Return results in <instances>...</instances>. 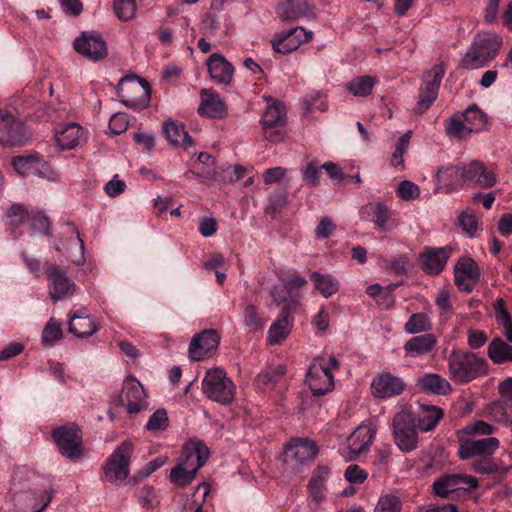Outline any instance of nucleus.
I'll return each mask as SVG.
<instances>
[{"instance_id": "obj_1", "label": "nucleus", "mask_w": 512, "mask_h": 512, "mask_svg": "<svg viewBox=\"0 0 512 512\" xmlns=\"http://www.w3.org/2000/svg\"><path fill=\"white\" fill-rule=\"evenodd\" d=\"M210 451L198 440H191L182 447L178 463L170 472V481L177 487L188 486L196 477L198 470L206 463Z\"/></svg>"}, {"instance_id": "obj_2", "label": "nucleus", "mask_w": 512, "mask_h": 512, "mask_svg": "<svg viewBox=\"0 0 512 512\" xmlns=\"http://www.w3.org/2000/svg\"><path fill=\"white\" fill-rule=\"evenodd\" d=\"M449 377L456 383L467 384L488 373L487 361L476 353L453 349L447 358Z\"/></svg>"}, {"instance_id": "obj_3", "label": "nucleus", "mask_w": 512, "mask_h": 512, "mask_svg": "<svg viewBox=\"0 0 512 512\" xmlns=\"http://www.w3.org/2000/svg\"><path fill=\"white\" fill-rule=\"evenodd\" d=\"M502 43L501 37L496 33H478L461 59L460 66L467 70L485 67L496 57Z\"/></svg>"}, {"instance_id": "obj_4", "label": "nucleus", "mask_w": 512, "mask_h": 512, "mask_svg": "<svg viewBox=\"0 0 512 512\" xmlns=\"http://www.w3.org/2000/svg\"><path fill=\"white\" fill-rule=\"evenodd\" d=\"M263 98L268 103L272 101L271 104L267 105L260 120L264 137L272 143L281 142L286 136V106L282 101L273 100L271 96H264Z\"/></svg>"}, {"instance_id": "obj_5", "label": "nucleus", "mask_w": 512, "mask_h": 512, "mask_svg": "<svg viewBox=\"0 0 512 512\" xmlns=\"http://www.w3.org/2000/svg\"><path fill=\"white\" fill-rule=\"evenodd\" d=\"M235 390L233 381L220 368L208 370L202 380L204 395L223 405H228L234 400Z\"/></svg>"}, {"instance_id": "obj_6", "label": "nucleus", "mask_w": 512, "mask_h": 512, "mask_svg": "<svg viewBox=\"0 0 512 512\" xmlns=\"http://www.w3.org/2000/svg\"><path fill=\"white\" fill-rule=\"evenodd\" d=\"M133 451L134 445L130 440L123 441L115 448L103 467L106 481L121 484L128 478Z\"/></svg>"}, {"instance_id": "obj_7", "label": "nucleus", "mask_w": 512, "mask_h": 512, "mask_svg": "<svg viewBox=\"0 0 512 512\" xmlns=\"http://www.w3.org/2000/svg\"><path fill=\"white\" fill-rule=\"evenodd\" d=\"M396 445L403 452H411L418 444L417 425L413 415L407 411L397 413L392 420Z\"/></svg>"}, {"instance_id": "obj_8", "label": "nucleus", "mask_w": 512, "mask_h": 512, "mask_svg": "<svg viewBox=\"0 0 512 512\" xmlns=\"http://www.w3.org/2000/svg\"><path fill=\"white\" fill-rule=\"evenodd\" d=\"M445 72V66L438 64L423 75V81L419 88V99L415 106L416 113H425L435 102Z\"/></svg>"}, {"instance_id": "obj_9", "label": "nucleus", "mask_w": 512, "mask_h": 512, "mask_svg": "<svg viewBox=\"0 0 512 512\" xmlns=\"http://www.w3.org/2000/svg\"><path fill=\"white\" fill-rule=\"evenodd\" d=\"M52 438L59 452L70 460L81 456L82 432L74 423H68L53 429Z\"/></svg>"}, {"instance_id": "obj_10", "label": "nucleus", "mask_w": 512, "mask_h": 512, "mask_svg": "<svg viewBox=\"0 0 512 512\" xmlns=\"http://www.w3.org/2000/svg\"><path fill=\"white\" fill-rule=\"evenodd\" d=\"M29 136L21 120L6 109L0 108V143L4 146H23Z\"/></svg>"}, {"instance_id": "obj_11", "label": "nucleus", "mask_w": 512, "mask_h": 512, "mask_svg": "<svg viewBox=\"0 0 512 512\" xmlns=\"http://www.w3.org/2000/svg\"><path fill=\"white\" fill-rule=\"evenodd\" d=\"M46 275L49 295L53 302L64 300L75 294L77 285L56 264H47Z\"/></svg>"}, {"instance_id": "obj_12", "label": "nucleus", "mask_w": 512, "mask_h": 512, "mask_svg": "<svg viewBox=\"0 0 512 512\" xmlns=\"http://www.w3.org/2000/svg\"><path fill=\"white\" fill-rule=\"evenodd\" d=\"M306 381L313 395L316 396L324 395L333 389L334 377L323 357L314 358L308 369Z\"/></svg>"}, {"instance_id": "obj_13", "label": "nucleus", "mask_w": 512, "mask_h": 512, "mask_svg": "<svg viewBox=\"0 0 512 512\" xmlns=\"http://www.w3.org/2000/svg\"><path fill=\"white\" fill-rule=\"evenodd\" d=\"M406 388L405 381L388 371L377 374L371 382V393L375 398L388 399L399 396Z\"/></svg>"}, {"instance_id": "obj_14", "label": "nucleus", "mask_w": 512, "mask_h": 512, "mask_svg": "<svg viewBox=\"0 0 512 512\" xmlns=\"http://www.w3.org/2000/svg\"><path fill=\"white\" fill-rule=\"evenodd\" d=\"M499 445L500 442L496 437L462 439L458 448V456L461 460H468L493 455Z\"/></svg>"}, {"instance_id": "obj_15", "label": "nucleus", "mask_w": 512, "mask_h": 512, "mask_svg": "<svg viewBox=\"0 0 512 512\" xmlns=\"http://www.w3.org/2000/svg\"><path fill=\"white\" fill-rule=\"evenodd\" d=\"M74 49L84 57L97 61L107 56L106 42L95 32H83L73 43Z\"/></svg>"}, {"instance_id": "obj_16", "label": "nucleus", "mask_w": 512, "mask_h": 512, "mask_svg": "<svg viewBox=\"0 0 512 512\" xmlns=\"http://www.w3.org/2000/svg\"><path fill=\"white\" fill-rule=\"evenodd\" d=\"M311 39V31H306L303 27L297 26L291 28L288 32L277 34L271 43L275 52L288 54L297 50L302 43L308 42Z\"/></svg>"}, {"instance_id": "obj_17", "label": "nucleus", "mask_w": 512, "mask_h": 512, "mask_svg": "<svg viewBox=\"0 0 512 512\" xmlns=\"http://www.w3.org/2000/svg\"><path fill=\"white\" fill-rule=\"evenodd\" d=\"M220 337L216 330L208 329L193 336L189 344V357L193 361L204 359L219 345Z\"/></svg>"}, {"instance_id": "obj_18", "label": "nucleus", "mask_w": 512, "mask_h": 512, "mask_svg": "<svg viewBox=\"0 0 512 512\" xmlns=\"http://www.w3.org/2000/svg\"><path fill=\"white\" fill-rule=\"evenodd\" d=\"M461 484H466L468 488H477L479 483L476 477L470 475L448 474L436 479L433 483L435 495L446 498L451 493L460 489Z\"/></svg>"}, {"instance_id": "obj_19", "label": "nucleus", "mask_w": 512, "mask_h": 512, "mask_svg": "<svg viewBox=\"0 0 512 512\" xmlns=\"http://www.w3.org/2000/svg\"><path fill=\"white\" fill-rule=\"evenodd\" d=\"M374 436L375 431L371 426L364 424L359 425L347 439L348 453L344 456L349 460L356 459L369 449Z\"/></svg>"}, {"instance_id": "obj_20", "label": "nucleus", "mask_w": 512, "mask_h": 512, "mask_svg": "<svg viewBox=\"0 0 512 512\" xmlns=\"http://www.w3.org/2000/svg\"><path fill=\"white\" fill-rule=\"evenodd\" d=\"M452 248L446 247H426L420 255V261L423 269L432 275L439 274L445 267L451 256Z\"/></svg>"}, {"instance_id": "obj_21", "label": "nucleus", "mask_w": 512, "mask_h": 512, "mask_svg": "<svg viewBox=\"0 0 512 512\" xmlns=\"http://www.w3.org/2000/svg\"><path fill=\"white\" fill-rule=\"evenodd\" d=\"M200 99L197 111L201 116L212 119H221L226 116V104L214 90L203 88L200 91Z\"/></svg>"}, {"instance_id": "obj_22", "label": "nucleus", "mask_w": 512, "mask_h": 512, "mask_svg": "<svg viewBox=\"0 0 512 512\" xmlns=\"http://www.w3.org/2000/svg\"><path fill=\"white\" fill-rule=\"evenodd\" d=\"M438 344L433 333H424L407 340L403 346L405 357L422 358L435 351Z\"/></svg>"}, {"instance_id": "obj_23", "label": "nucleus", "mask_w": 512, "mask_h": 512, "mask_svg": "<svg viewBox=\"0 0 512 512\" xmlns=\"http://www.w3.org/2000/svg\"><path fill=\"white\" fill-rule=\"evenodd\" d=\"M211 79L218 85H228L234 74L232 64L220 53H213L206 62Z\"/></svg>"}, {"instance_id": "obj_24", "label": "nucleus", "mask_w": 512, "mask_h": 512, "mask_svg": "<svg viewBox=\"0 0 512 512\" xmlns=\"http://www.w3.org/2000/svg\"><path fill=\"white\" fill-rule=\"evenodd\" d=\"M121 401L126 402L127 411L130 414L138 413L144 409L147 403L142 385L135 379L126 380L122 389Z\"/></svg>"}, {"instance_id": "obj_25", "label": "nucleus", "mask_w": 512, "mask_h": 512, "mask_svg": "<svg viewBox=\"0 0 512 512\" xmlns=\"http://www.w3.org/2000/svg\"><path fill=\"white\" fill-rule=\"evenodd\" d=\"M318 453L316 443L308 438H292L286 447V454L297 463L312 460Z\"/></svg>"}, {"instance_id": "obj_26", "label": "nucleus", "mask_w": 512, "mask_h": 512, "mask_svg": "<svg viewBox=\"0 0 512 512\" xmlns=\"http://www.w3.org/2000/svg\"><path fill=\"white\" fill-rule=\"evenodd\" d=\"M417 387L425 393L447 395L452 391L450 382L437 373H426L417 379Z\"/></svg>"}, {"instance_id": "obj_27", "label": "nucleus", "mask_w": 512, "mask_h": 512, "mask_svg": "<svg viewBox=\"0 0 512 512\" xmlns=\"http://www.w3.org/2000/svg\"><path fill=\"white\" fill-rule=\"evenodd\" d=\"M97 330L96 323L89 317L86 309L69 314V331L76 337H89Z\"/></svg>"}, {"instance_id": "obj_28", "label": "nucleus", "mask_w": 512, "mask_h": 512, "mask_svg": "<svg viewBox=\"0 0 512 512\" xmlns=\"http://www.w3.org/2000/svg\"><path fill=\"white\" fill-rule=\"evenodd\" d=\"M459 168V163L456 165L441 166L436 175V190L445 194H449L454 190L462 188L459 185V176L456 170Z\"/></svg>"}, {"instance_id": "obj_29", "label": "nucleus", "mask_w": 512, "mask_h": 512, "mask_svg": "<svg viewBox=\"0 0 512 512\" xmlns=\"http://www.w3.org/2000/svg\"><path fill=\"white\" fill-rule=\"evenodd\" d=\"M127 83L126 78H122L117 87L118 96L121 97V102L128 108L134 110H141L146 108L150 102V86L147 81H139L138 84H133V88L141 91L142 95L137 99H129L122 94L124 85Z\"/></svg>"}, {"instance_id": "obj_30", "label": "nucleus", "mask_w": 512, "mask_h": 512, "mask_svg": "<svg viewBox=\"0 0 512 512\" xmlns=\"http://www.w3.org/2000/svg\"><path fill=\"white\" fill-rule=\"evenodd\" d=\"M276 11L283 21L307 17L312 13L311 6L306 0H286L278 5Z\"/></svg>"}, {"instance_id": "obj_31", "label": "nucleus", "mask_w": 512, "mask_h": 512, "mask_svg": "<svg viewBox=\"0 0 512 512\" xmlns=\"http://www.w3.org/2000/svg\"><path fill=\"white\" fill-rule=\"evenodd\" d=\"M82 134V127L71 123L56 134V141L62 150L73 149L78 145Z\"/></svg>"}, {"instance_id": "obj_32", "label": "nucleus", "mask_w": 512, "mask_h": 512, "mask_svg": "<svg viewBox=\"0 0 512 512\" xmlns=\"http://www.w3.org/2000/svg\"><path fill=\"white\" fill-rule=\"evenodd\" d=\"M164 133L168 141L175 146H188L192 144V140L185 131L182 123L177 121H166L163 125Z\"/></svg>"}, {"instance_id": "obj_33", "label": "nucleus", "mask_w": 512, "mask_h": 512, "mask_svg": "<svg viewBox=\"0 0 512 512\" xmlns=\"http://www.w3.org/2000/svg\"><path fill=\"white\" fill-rule=\"evenodd\" d=\"M487 354L493 363L502 364L512 360V345L496 337L489 343Z\"/></svg>"}, {"instance_id": "obj_34", "label": "nucleus", "mask_w": 512, "mask_h": 512, "mask_svg": "<svg viewBox=\"0 0 512 512\" xmlns=\"http://www.w3.org/2000/svg\"><path fill=\"white\" fill-rule=\"evenodd\" d=\"M310 280L314 282L316 290L325 298L331 297L339 290V281L332 275H323L319 272H313L310 276Z\"/></svg>"}, {"instance_id": "obj_35", "label": "nucleus", "mask_w": 512, "mask_h": 512, "mask_svg": "<svg viewBox=\"0 0 512 512\" xmlns=\"http://www.w3.org/2000/svg\"><path fill=\"white\" fill-rule=\"evenodd\" d=\"M443 416V411L436 406H425L418 417L417 427L423 432L433 430Z\"/></svg>"}, {"instance_id": "obj_36", "label": "nucleus", "mask_w": 512, "mask_h": 512, "mask_svg": "<svg viewBox=\"0 0 512 512\" xmlns=\"http://www.w3.org/2000/svg\"><path fill=\"white\" fill-rule=\"evenodd\" d=\"M289 311L284 307L281 311V317L275 321L269 329L270 343H279L282 339L286 338L290 332V323L288 320Z\"/></svg>"}, {"instance_id": "obj_37", "label": "nucleus", "mask_w": 512, "mask_h": 512, "mask_svg": "<svg viewBox=\"0 0 512 512\" xmlns=\"http://www.w3.org/2000/svg\"><path fill=\"white\" fill-rule=\"evenodd\" d=\"M461 116L472 133L483 130L487 123L486 114L476 104L470 105Z\"/></svg>"}, {"instance_id": "obj_38", "label": "nucleus", "mask_w": 512, "mask_h": 512, "mask_svg": "<svg viewBox=\"0 0 512 512\" xmlns=\"http://www.w3.org/2000/svg\"><path fill=\"white\" fill-rule=\"evenodd\" d=\"M445 132L458 140L466 139L472 133L461 115H454L445 121Z\"/></svg>"}, {"instance_id": "obj_39", "label": "nucleus", "mask_w": 512, "mask_h": 512, "mask_svg": "<svg viewBox=\"0 0 512 512\" xmlns=\"http://www.w3.org/2000/svg\"><path fill=\"white\" fill-rule=\"evenodd\" d=\"M489 413L499 422L512 423V395L494 402L489 407Z\"/></svg>"}, {"instance_id": "obj_40", "label": "nucleus", "mask_w": 512, "mask_h": 512, "mask_svg": "<svg viewBox=\"0 0 512 512\" xmlns=\"http://www.w3.org/2000/svg\"><path fill=\"white\" fill-rule=\"evenodd\" d=\"M432 328L430 317L426 313H414L405 323L404 330L408 334L427 333Z\"/></svg>"}, {"instance_id": "obj_41", "label": "nucleus", "mask_w": 512, "mask_h": 512, "mask_svg": "<svg viewBox=\"0 0 512 512\" xmlns=\"http://www.w3.org/2000/svg\"><path fill=\"white\" fill-rule=\"evenodd\" d=\"M376 83L375 78L365 75L352 79L348 85V91L354 96L365 97L368 96Z\"/></svg>"}, {"instance_id": "obj_42", "label": "nucleus", "mask_w": 512, "mask_h": 512, "mask_svg": "<svg viewBox=\"0 0 512 512\" xmlns=\"http://www.w3.org/2000/svg\"><path fill=\"white\" fill-rule=\"evenodd\" d=\"M496 320L504 328V335L508 342L512 343V317L505 306V301L500 298L494 304Z\"/></svg>"}, {"instance_id": "obj_43", "label": "nucleus", "mask_w": 512, "mask_h": 512, "mask_svg": "<svg viewBox=\"0 0 512 512\" xmlns=\"http://www.w3.org/2000/svg\"><path fill=\"white\" fill-rule=\"evenodd\" d=\"M480 168L479 160H471L469 162H460L459 168L456 170L459 176V185H474L476 175Z\"/></svg>"}, {"instance_id": "obj_44", "label": "nucleus", "mask_w": 512, "mask_h": 512, "mask_svg": "<svg viewBox=\"0 0 512 512\" xmlns=\"http://www.w3.org/2000/svg\"><path fill=\"white\" fill-rule=\"evenodd\" d=\"M5 216L6 224L17 228L28 219L29 212L24 205L15 203L7 209Z\"/></svg>"}, {"instance_id": "obj_45", "label": "nucleus", "mask_w": 512, "mask_h": 512, "mask_svg": "<svg viewBox=\"0 0 512 512\" xmlns=\"http://www.w3.org/2000/svg\"><path fill=\"white\" fill-rule=\"evenodd\" d=\"M209 492V484H199L194 491L193 500L184 505L182 512H202V504L205 501Z\"/></svg>"}, {"instance_id": "obj_46", "label": "nucleus", "mask_w": 512, "mask_h": 512, "mask_svg": "<svg viewBox=\"0 0 512 512\" xmlns=\"http://www.w3.org/2000/svg\"><path fill=\"white\" fill-rule=\"evenodd\" d=\"M209 492V484H199L194 491L193 500L184 505L182 512H202V504L205 501Z\"/></svg>"}, {"instance_id": "obj_47", "label": "nucleus", "mask_w": 512, "mask_h": 512, "mask_svg": "<svg viewBox=\"0 0 512 512\" xmlns=\"http://www.w3.org/2000/svg\"><path fill=\"white\" fill-rule=\"evenodd\" d=\"M455 276H462L472 280H479L480 272L476 262L471 258H462L454 269Z\"/></svg>"}, {"instance_id": "obj_48", "label": "nucleus", "mask_w": 512, "mask_h": 512, "mask_svg": "<svg viewBox=\"0 0 512 512\" xmlns=\"http://www.w3.org/2000/svg\"><path fill=\"white\" fill-rule=\"evenodd\" d=\"M286 369L283 365L276 367H269L258 374L256 380L259 384L265 386H273L277 384L280 379L285 375Z\"/></svg>"}, {"instance_id": "obj_49", "label": "nucleus", "mask_w": 512, "mask_h": 512, "mask_svg": "<svg viewBox=\"0 0 512 512\" xmlns=\"http://www.w3.org/2000/svg\"><path fill=\"white\" fill-rule=\"evenodd\" d=\"M365 210L373 214L372 221L380 230H386V224L389 219V210L386 205L383 203L368 204Z\"/></svg>"}, {"instance_id": "obj_50", "label": "nucleus", "mask_w": 512, "mask_h": 512, "mask_svg": "<svg viewBox=\"0 0 512 512\" xmlns=\"http://www.w3.org/2000/svg\"><path fill=\"white\" fill-rule=\"evenodd\" d=\"M497 183V174L493 170L487 169L485 164L480 161V168L476 175L474 185L482 189H490Z\"/></svg>"}, {"instance_id": "obj_51", "label": "nucleus", "mask_w": 512, "mask_h": 512, "mask_svg": "<svg viewBox=\"0 0 512 512\" xmlns=\"http://www.w3.org/2000/svg\"><path fill=\"white\" fill-rule=\"evenodd\" d=\"M471 468L478 474H493L498 471V465L493 455L472 459Z\"/></svg>"}, {"instance_id": "obj_52", "label": "nucleus", "mask_w": 512, "mask_h": 512, "mask_svg": "<svg viewBox=\"0 0 512 512\" xmlns=\"http://www.w3.org/2000/svg\"><path fill=\"white\" fill-rule=\"evenodd\" d=\"M37 161L35 155L17 156L12 159V166L21 175H33Z\"/></svg>"}, {"instance_id": "obj_53", "label": "nucleus", "mask_w": 512, "mask_h": 512, "mask_svg": "<svg viewBox=\"0 0 512 512\" xmlns=\"http://www.w3.org/2000/svg\"><path fill=\"white\" fill-rule=\"evenodd\" d=\"M496 431V427L482 420L476 421L466 425L462 429V433L471 436L472 438L476 435L489 436Z\"/></svg>"}, {"instance_id": "obj_54", "label": "nucleus", "mask_w": 512, "mask_h": 512, "mask_svg": "<svg viewBox=\"0 0 512 512\" xmlns=\"http://www.w3.org/2000/svg\"><path fill=\"white\" fill-rule=\"evenodd\" d=\"M322 165L316 160H312L306 164L301 170L303 181L310 186H317L321 176Z\"/></svg>"}, {"instance_id": "obj_55", "label": "nucleus", "mask_w": 512, "mask_h": 512, "mask_svg": "<svg viewBox=\"0 0 512 512\" xmlns=\"http://www.w3.org/2000/svg\"><path fill=\"white\" fill-rule=\"evenodd\" d=\"M136 3L135 0H115L114 11L118 19L128 21L135 15Z\"/></svg>"}, {"instance_id": "obj_56", "label": "nucleus", "mask_w": 512, "mask_h": 512, "mask_svg": "<svg viewBox=\"0 0 512 512\" xmlns=\"http://www.w3.org/2000/svg\"><path fill=\"white\" fill-rule=\"evenodd\" d=\"M244 323L249 331H258L264 327L263 320L258 316L256 306L247 304L244 309Z\"/></svg>"}, {"instance_id": "obj_57", "label": "nucleus", "mask_w": 512, "mask_h": 512, "mask_svg": "<svg viewBox=\"0 0 512 512\" xmlns=\"http://www.w3.org/2000/svg\"><path fill=\"white\" fill-rule=\"evenodd\" d=\"M169 425L168 415L165 409L156 410L148 422L146 423V428L149 431H160L165 430Z\"/></svg>"}, {"instance_id": "obj_58", "label": "nucleus", "mask_w": 512, "mask_h": 512, "mask_svg": "<svg viewBox=\"0 0 512 512\" xmlns=\"http://www.w3.org/2000/svg\"><path fill=\"white\" fill-rule=\"evenodd\" d=\"M396 193L400 199L409 201L419 197L420 189L415 183L409 180H404L399 183Z\"/></svg>"}, {"instance_id": "obj_59", "label": "nucleus", "mask_w": 512, "mask_h": 512, "mask_svg": "<svg viewBox=\"0 0 512 512\" xmlns=\"http://www.w3.org/2000/svg\"><path fill=\"white\" fill-rule=\"evenodd\" d=\"M62 337L60 323L51 319L42 332V341L46 344H52Z\"/></svg>"}, {"instance_id": "obj_60", "label": "nucleus", "mask_w": 512, "mask_h": 512, "mask_svg": "<svg viewBox=\"0 0 512 512\" xmlns=\"http://www.w3.org/2000/svg\"><path fill=\"white\" fill-rule=\"evenodd\" d=\"M33 175L47 179L51 182L59 180V175L51 168V166L46 161L40 159L39 157L35 165Z\"/></svg>"}, {"instance_id": "obj_61", "label": "nucleus", "mask_w": 512, "mask_h": 512, "mask_svg": "<svg viewBox=\"0 0 512 512\" xmlns=\"http://www.w3.org/2000/svg\"><path fill=\"white\" fill-rule=\"evenodd\" d=\"M401 504L396 496L387 495L381 497L375 508V512H400Z\"/></svg>"}, {"instance_id": "obj_62", "label": "nucleus", "mask_w": 512, "mask_h": 512, "mask_svg": "<svg viewBox=\"0 0 512 512\" xmlns=\"http://www.w3.org/2000/svg\"><path fill=\"white\" fill-rule=\"evenodd\" d=\"M458 222L465 233L470 237L474 236L478 226V222L474 214L467 211L462 212L458 217Z\"/></svg>"}, {"instance_id": "obj_63", "label": "nucleus", "mask_w": 512, "mask_h": 512, "mask_svg": "<svg viewBox=\"0 0 512 512\" xmlns=\"http://www.w3.org/2000/svg\"><path fill=\"white\" fill-rule=\"evenodd\" d=\"M344 476L349 483L361 484L367 479L368 474L358 465L351 464L345 470Z\"/></svg>"}, {"instance_id": "obj_64", "label": "nucleus", "mask_w": 512, "mask_h": 512, "mask_svg": "<svg viewBox=\"0 0 512 512\" xmlns=\"http://www.w3.org/2000/svg\"><path fill=\"white\" fill-rule=\"evenodd\" d=\"M488 336L487 334L482 330H476L470 328L467 331V344L468 346L475 350L479 349L487 342Z\"/></svg>"}]
</instances>
